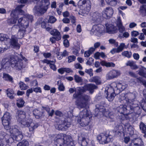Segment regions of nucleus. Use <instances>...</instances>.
<instances>
[{
    "label": "nucleus",
    "mask_w": 146,
    "mask_h": 146,
    "mask_svg": "<svg viewBox=\"0 0 146 146\" xmlns=\"http://www.w3.org/2000/svg\"><path fill=\"white\" fill-rule=\"evenodd\" d=\"M25 113L23 111H18L16 117L19 124L22 127H29V131L31 133L33 132L34 130L38 126L34 125L32 123V119H28L26 120Z\"/></svg>",
    "instance_id": "nucleus-1"
},
{
    "label": "nucleus",
    "mask_w": 146,
    "mask_h": 146,
    "mask_svg": "<svg viewBox=\"0 0 146 146\" xmlns=\"http://www.w3.org/2000/svg\"><path fill=\"white\" fill-rule=\"evenodd\" d=\"M78 121L82 127L88 125L90 122L92 115L85 108L80 113Z\"/></svg>",
    "instance_id": "nucleus-2"
},
{
    "label": "nucleus",
    "mask_w": 146,
    "mask_h": 146,
    "mask_svg": "<svg viewBox=\"0 0 146 146\" xmlns=\"http://www.w3.org/2000/svg\"><path fill=\"white\" fill-rule=\"evenodd\" d=\"M49 4V0H42L38 3V5L34 7L33 9V12L36 13L43 14L46 11Z\"/></svg>",
    "instance_id": "nucleus-3"
},
{
    "label": "nucleus",
    "mask_w": 146,
    "mask_h": 146,
    "mask_svg": "<svg viewBox=\"0 0 146 146\" xmlns=\"http://www.w3.org/2000/svg\"><path fill=\"white\" fill-rule=\"evenodd\" d=\"M72 137H59L55 140L57 146H74Z\"/></svg>",
    "instance_id": "nucleus-4"
},
{
    "label": "nucleus",
    "mask_w": 146,
    "mask_h": 146,
    "mask_svg": "<svg viewBox=\"0 0 146 146\" xmlns=\"http://www.w3.org/2000/svg\"><path fill=\"white\" fill-rule=\"evenodd\" d=\"M11 66L18 70H21L25 67L23 60L19 58L17 56H11Z\"/></svg>",
    "instance_id": "nucleus-5"
},
{
    "label": "nucleus",
    "mask_w": 146,
    "mask_h": 146,
    "mask_svg": "<svg viewBox=\"0 0 146 146\" xmlns=\"http://www.w3.org/2000/svg\"><path fill=\"white\" fill-rule=\"evenodd\" d=\"M9 131L7 133L4 131L0 132V137H8L9 135L11 137H23V136L21 132L16 127L10 128Z\"/></svg>",
    "instance_id": "nucleus-6"
},
{
    "label": "nucleus",
    "mask_w": 146,
    "mask_h": 146,
    "mask_svg": "<svg viewBox=\"0 0 146 146\" xmlns=\"http://www.w3.org/2000/svg\"><path fill=\"white\" fill-rule=\"evenodd\" d=\"M81 95L77 99L75 103L79 108H82L86 106L87 102L90 100V97L85 94Z\"/></svg>",
    "instance_id": "nucleus-7"
},
{
    "label": "nucleus",
    "mask_w": 146,
    "mask_h": 146,
    "mask_svg": "<svg viewBox=\"0 0 146 146\" xmlns=\"http://www.w3.org/2000/svg\"><path fill=\"white\" fill-rule=\"evenodd\" d=\"M11 118V115L8 112H6L1 118L2 124L7 130H8L10 128L9 124Z\"/></svg>",
    "instance_id": "nucleus-8"
},
{
    "label": "nucleus",
    "mask_w": 146,
    "mask_h": 146,
    "mask_svg": "<svg viewBox=\"0 0 146 146\" xmlns=\"http://www.w3.org/2000/svg\"><path fill=\"white\" fill-rule=\"evenodd\" d=\"M95 111V114H98L100 112H101L106 117L112 118L113 116L111 115V113L109 112H106L105 107L100 104H97L96 105V109Z\"/></svg>",
    "instance_id": "nucleus-9"
},
{
    "label": "nucleus",
    "mask_w": 146,
    "mask_h": 146,
    "mask_svg": "<svg viewBox=\"0 0 146 146\" xmlns=\"http://www.w3.org/2000/svg\"><path fill=\"white\" fill-rule=\"evenodd\" d=\"M129 111L133 112L136 115H139L141 113V109L139 106L138 104L136 103V101L132 100L129 104Z\"/></svg>",
    "instance_id": "nucleus-10"
},
{
    "label": "nucleus",
    "mask_w": 146,
    "mask_h": 146,
    "mask_svg": "<svg viewBox=\"0 0 146 146\" xmlns=\"http://www.w3.org/2000/svg\"><path fill=\"white\" fill-rule=\"evenodd\" d=\"M69 91L70 94L73 93L75 92L74 94L73 95L74 99H78L84 91V89L82 87H78L77 88H70Z\"/></svg>",
    "instance_id": "nucleus-11"
},
{
    "label": "nucleus",
    "mask_w": 146,
    "mask_h": 146,
    "mask_svg": "<svg viewBox=\"0 0 146 146\" xmlns=\"http://www.w3.org/2000/svg\"><path fill=\"white\" fill-rule=\"evenodd\" d=\"M105 96L110 102L112 101L115 96L118 94H116L114 89H113V87L111 86L107 90H105Z\"/></svg>",
    "instance_id": "nucleus-12"
},
{
    "label": "nucleus",
    "mask_w": 146,
    "mask_h": 146,
    "mask_svg": "<svg viewBox=\"0 0 146 146\" xmlns=\"http://www.w3.org/2000/svg\"><path fill=\"white\" fill-rule=\"evenodd\" d=\"M129 96V99L125 97V94H122L119 97V101L124 104H129L131 101L135 98V96L134 94H130Z\"/></svg>",
    "instance_id": "nucleus-13"
},
{
    "label": "nucleus",
    "mask_w": 146,
    "mask_h": 146,
    "mask_svg": "<svg viewBox=\"0 0 146 146\" xmlns=\"http://www.w3.org/2000/svg\"><path fill=\"white\" fill-rule=\"evenodd\" d=\"M61 122L60 124L58 125H56L55 126V127H58V130L65 131L70 127V123L66 121L64 118L63 120H61Z\"/></svg>",
    "instance_id": "nucleus-14"
},
{
    "label": "nucleus",
    "mask_w": 146,
    "mask_h": 146,
    "mask_svg": "<svg viewBox=\"0 0 146 146\" xmlns=\"http://www.w3.org/2000/svg\"><path fill=\"white\" fill-rule=\"evenodd\" d=\"M120 74L119 70L113 69L110 71L106 75L107 80H111L117 78Z\"/></svg>",
    "instance_id": "nucleus-15"
},
{
    "label": "nucleus",
    "mask_w": 146,
    "mask_h": 146,
    "mask_svg": "<svg viewBox=\"0 0 146 146\" xmlns=\"http://www.w3.org/2000/svg\"><path fill=\"white\" fill-rule=\"evenodd\" d=\"M129 104H124V105H121L117 108L118 112L121 114H123V115H125L130 112L129 106Z\"/></svg>",
    "instance_id": "nucleus-16"
},
{
    "label": "nucleus",
    "mask_w": 146,
    "mask_h": 146,
    "mask_svg": "<svg viewBox=\"0 0 146 146\" xmlns=\"http://www.w3.org/2000/svg\"><path fill=\"white\" fill-rule=\"evenodd\" d=\"M18 24L17 25L21 28L25 27L26 29L29 26V23L27 18L21 17L18 20Z\"/></svg>",
    "instance_id": "nucleus-17"
},
{
    "label": "nucleus",
    "mask_w": 146,
    "mask_h": 146,
    "mask_svg": "<svg viewBox=\"0 0 146 146\" xmlns=\"http://www.w3.org/2000/svg\"><path fill=\"white\" fill-rule=\"evenodd\" d=\"M103 31V29L100 28L98 25H94L91 31V33L94 34L97 36H101Z\"/></svg>",
    "instance_id": "nucleus-18"
},
{
    "label": "nucleus",
    "mask_w": 146,
    "mask_h": 146,
    "mask_svg": "<svg viewBox=\"0 0 146 146\" xmlns=\"http://www.w3.org/2000/svg\"><path fill=\"white\" fill-rule=\"evenodd\" d=\"M11 57L10 59L7 58L3 59L0 64V70L2 69H7L10 66H11Z\"/></svg>",
    "instance_id": "nucleus-19"
},
{
    "label": "nucleus",
    "mask_w": 146,
    "mask_h": 146,
    "mask_svg": "<svg viewBox=\"0 0 146 146\" xmlns=\"http://www.w3.org/2000/svg\"><path fill=\"white\" fill-rule=\"evenodd\" d=\"M115 128L117 129L114 133V136L115 137H123L124 136L125 134L123 131V126L120 124L117 125L115 127Z\"/></svg>",
    "instance_id": "nucleus-20"
},
{
    "label": "nucleus",
    "mask_w": 146,
    "mask_h": 146,
    "mask_svg": "<svg viewBox=\"0 0 146 146\" xmlns=\"http://www.w3.org/2000/svg\"><path fill=\"white\" fill-rule=\"evenodd\" d=\"M13 28L19 29L17 33L18 38L21 39L24 37L26 31V29L25 27L21 28L17 25H15L13 26Z\"/></svg>",
    "instance_id": "nucleus-21"
},
{
    "label": "nucleus",
    "mask_w": 146,
    "mask_h": 146,
    "mask_svg": "<svg viewBox=\"0 0 146 146\" xmlns=\"http://www.w3.org/2000/svg\"><path fill=\"white\" fill-rule=\"evenodd\" d=\"M84 88V91L85 90H88L89 92L90 93L92 94L94 92V90L98 88L97 86L93 84H90L86 85L82 87Z\"/></svg>",
    "instance_id": "nucleus-22"
},
{
    "label": "nucleus",
    "mask_w": 146,
    "mask_h": 146,
    "mask_svg": "<svg viewBox=\"0 0 146 146\" xmlns=\"http://www.w3.org/2000/svg\"><path fill=\"white\" fill-rule=\"evenodd\" d=\"M10 42L11 44L14 48H16L17 49L19 48L20 45L18 42V39L14 36H11Z\"/></svg>",
    "instance_id": "nucleus-23"
},
{
    "label": "nucleus",
    "mask_w": 146,
    "mask_h": 146,
    "mask_svg": "<svg viewBox=\"0 0 146 146\" xmlns=\"http://www.w3.org/2000/svg\"><path fill=\"white\" fill-rule=\"evenodd\" d=\"M117 27L112 24L108 25L106 26V32L109 34H114L117 33Z\"/></svg>",
    "instance_id": "nucleus-24"
},
{
    "label": "nucleus",
    "mask_w": 146,
    "mask_h": 146,
    "mask_svg": "<svg viewBox=\"0 0 146 146\" xmlns=\"http://www.w3.org/2000/svg\"><path fill=\"white\" fill-rule=\"evenodd\" d=\"M126 85H123L119 83L116 85V86L113 89L115 91L116 94H119L121 92L123 91L126 88Z\"/></svg>",
    "instance_id": "nucleus-25"
},
{
    "label": "nucleus",
    "mask_w": 146,
    "mask_h": 146,
    "mask_svg": "<svg viewBox=\"0 0 146 146\" xmlns=\"http://www.w3.org/2000/svg\"><path fill=\"white\" fill-rule=\"evenodd\" d=\"M33 113L36 119H38L42 118L43 116L44 111L42 110L40 111L36 109L33 110Z\"/></svg>",
    "instance_id": "nucleus-26"
},
{
    "label": "nucleus",
    "mask_w": 146,
    "mask_h": 146,
    "mask_svg": "<svg viewBox=\"0 0 146 146\" xmlns=\"http://www.w3.org/2000/svg\"><path fill=\"white\" fill-rule=\"evenodd\" d=\"M79 4L81 3L80 5L82 6L86 4V8L87 10V11L89 12L91 8V3L90 0H80L79 1Z\"/></svg>",
    "instance_id": "nucleus-27"
},
{
    "label": "nucleus",
    "mask_w": 146,
    "mask_h": 146,
    "mask_svg": "<svg viewBox=\"0 0 146 146\" xmlns=\"http://www.w3.org/2000/svg\"><path fill=\"white\" fill-rule=\"evenodd\" d=\"M3 140H5L4 141L5 143H6L9 144L12 143L15 141H19L22 139L21 137H8L7 138H3Z\"/></svg>",
    "instance_id": "nucleus-28"
},
{
    "label": "nucleus",
    "mask_w": 146,
    "mask_h": 146,
    "mask_svg": "<svg viewBox=\"0 0 146 146\" xmlns=\"http://www.w3.org/2000/svg\"><path fill=\"white\" fill-rule=\"evenodd\" d=\"M104 13L106 15L107 18L109 19L111 17L113 13V11L112 8L111 7H107L104 10Z\"/></svg>",
    "instance_id": "nucleus-29"
},
{
    "label": "nucleus",
    "mask_w": 146,
    "mask_h": 146,
    "mask_svg": "<svg viewBox=\"0 0 146 146\" xmlns=\"http://www.w3.org/2000/svg\"><path fill=\"white\" fill-rule=\"evenodd\" d=\"M98 140L100 144H106L110 142L112 139V138L110 137H97Z\"/></svg>",
    "instance_id": "nucleus-30"
},
{
    "label": "nucleus",
    "mask_w": 146,
    "mask_h": 146,
    "mask_svg": "<svg viewBox=\"0 0 146 146\" xmlns=\"http://www.w3.org/2000/svg\"><path fill=\"white\" fill-rule=\"evenodd\" d=\"M125 118L130 121H132L135 120L136 118V115L133 112L131 111L129 113L125 114Z\"/></svg>",
    "instance_id": "nucleus-31"
},
{
    "label": "nucleus",
    "mask_w": 146,
    "mask_h": 146,
    "mask_svg": "<svg viewBox=\"0 0 146 146\" xmlns=\"http://www.w3.org/2000/svg\"><path fill=\"white\" fill-rule=\"evenodd\" d=\"M51 34L56 37L57 40H60L61 38V36L60 33L56 29H54L52 30L50 33Z\"/></svg>",
    "instance_id": "nucleus-32"
},
{
    "label": "nucleus",
    "mask_w": 146,
    "mask_h": 146,
    "mask_svg": "<svg viewBox=\"0 0 146 146\" xmlns=\"http://www.w3.org/2000/svg\"><path fill=\"white\" fill-rule=\"evenodd\" d=\"M19 13V15H17L19 17L20 14H23L24 13V11L21 9H15L13 10L11 13V17H14L17 13Z\"/></svg>",
    "instance_id": "nucleus-33"
},
{
    "label": "nucleus",
    "mask_w": 146,
    "mask_h": 146,
    "mask_svg": "<svg viewBox=\"0 0 146 146\" xmlns=\"http://www.w3.org/2000/svg\"><path fill=\"white\" fill-rule=\"evenodd\" d=\"M143 79L142 77H136L135 78L131 79L130 82L132 83L133 84H141L142 83Z\"/></svg>",
    "instance_id": "nucleus-34"
},
{
    "label": "nucleus",
    "mask_w": 146,
    "mask_h": 146,
    "mask_svg": "<svg viewBox=\"0 0 146 146\" xmlns=\"http://www.w3.org/2000/svg\"><path fill=\"white\" fill-rule=\"evenodd\" d=\"M100 78L99 76H96L92 77L90 80V82H95L97 85L100 84L101 83Z\"/></svg>",
    "instance_id": "nucleus-35"
},
{
    "label": "nucleus",
    "mask_w": 146,
    "mask_h": 146,
    "mask_svg": "<svg viewBox=\"0 0 146 146\" xmlns=\"http://www.w3.org/2000/svg\"><path fill=\"white\" fill-rule=\"evenodd\" d=\"M100 64L102 66H105L107 67H114L115 66V64L112 62H107L104 60L100 62Z\"/></svg>",
    "instance_id": "nucleus-36"
},
{
    "label": "nucleus",
    "mask_w": 146,
    "mask_h": 146,
    "mask_svg": "<svg viewBox=\"0 0 146 146\" xmlns=\"http://www.w3.org/2000/svg\"><path fill=\"white\" fill-rule=\"evenodd\" d=\"M126 65L127 66H130L131 69L133 70H135L138 68L137 66L133 61H128L126 63Z\"/></svg>",
    "instance_id": "nucleus-37"
},
{
    "label": "nucleus",
    "mask_w": 146,
    "mask_h": 146,
    "mask_svg": "<svg viewBox=\"0 0 146 146\" xmlns=\"http://www.w3.org/2000/svg\"><path fill=\"white\" fill-rule=\"evenodd\" d=\"M139 12L142 17L146 16V5H143L141 6L139 8Z\"/></svg>",
    "instance_id": "nucleus-38"
},
{
    "label": "nucleus",
    "mask_w": 146,
    "mask_h": 146,
    "mask_svg": "<svg viewBox=\"0 0 146 146\" xmlns=\"http://www.w3.org/2000/svg\"><path fill=\"white\" fill-rule=\"evenodd\" d=\"M80 50L79 46L75 45L72 48V53L77 56H79V52Z\"/></svg>",
    "instance_id": "nucleus-39"
},
{
    "label": "nucleus",
    "mask_w": 146,
    "mask_h": 146,
    "mask_svg": "<svg viewBox=\"0 0 146 146\" xmlns=\"http://www.w3.org/2000/svg\"><path fill=\"white\" fill-rule=\"evenodd\" d=\"M3 78L6 81H9L11 82H13V77L8 74L3 73Z\"/></svg>",
    "instance_id": "nucleus-40"
},
{
    "label": "nucleus",
    "mask_w": 146,
    "mask_h": 146,
    "mask_svg": "<svg viewBox=\"0 0 146 146\" xmlns=\"http://www.w3.org/2000/svg\"><path fill=\"white\" fill-rule=\"evenodd\" d=\"M138 74L140 76L146 78V68L144 67L140 68L138 70Z\"/></svg>",
    "instance_id": "nucleus-41"
},
{
    "label": "nucleus",
    "mask_w": 146,
    "mask_h": 146,
    "mask_svg": "<svg viewBox=\"0 0 146 146\" xmlns=\"http://www.w3.org/2000/svg\"><path fill=\"white\" fill-rule=\"evenodd\" d=\"M90 15L92 17L93 20L96 21L99 19L100 16V14L97 12H92L91 13Z\"/></svg>",
    "instance_id": "nucleus-42"
},
{
    "label": "nucleus",
    "mask_w": 146,
    "mask_h": 146,
    "mask_svg": "<svg viewBox=\"0 0 146 146\" xmlns=\"http://www.w3.org/2000/svg\"><path fill=\"white\" fill-rule=\"evenodd\" d=\"M6 93L8 96L11 99H13L14 98L13 94H14L13 90L11 89H8L6 90Z\"/></svg>",
    "instance_id": "nucleus-43"
},
{
    "label": "nucleus",
    "mask_w": 146,
    "mask_h": 146,
    "mask_svg": "<svg viewBox=\"0 0 146 146\" xmlns=\"http://www.w3.org/2000/svg\"><path fill=\"white\" fill-rule=\"evenodd\" d=\"M125 46V45L124 43H121L118 47L117 48H116V49H115L116 50V52L117 53L122 51L124 49Z\"/></svg>",
    "instance_id": "nucleus-44"
},
{
    "label": "nucleus",
    "mask_w": 146,
    "mask_h": 146,
    "mask_svg": "<svg viewBox=\"0 0 146 146\" xmlns=\"http://www.w3.org/2000/svg\"><path fill=\"white\" fill-rule=\"evenodd\" d=\"M17 101V107L19 108L23 107L25 103V102L23 99L21 98H20Z\"/></svg>",
    "instance_id": "nucleus-45"
},
{
    "label": "nucleus",
    "mask_w": 146,
    "mask_h": 146,
    "mask_svg": "<svg viewBox=\"0 0 146 146\" xmlns=\"http://www.w3.org/2000/svg\"><path fill=\"white\" fill-rule=\"evenodd\" d=\"M19 85L21 89L22 90H26L28 88V86L23 82H20L19 84Z\"/></svg>",
    "instance_id": "nucleus-46"
},
{
    "label": "nucleus",
    "mask_w": 146,
    "mask_h": 146,
    "mask_svg": "<svg viewBox=\"0 0 146 146\" xmlns=\"http://www.w3.org/2000/svg\"><path fill=\"white\" fill-rule=\"evenodd\" d=\"M29 145L28 141L26 140H23L19 142L17 146H29Z\"/></svg>",
    "instance_id": "nucleus-47"
},
{
    "label": "nucleus",
    "mask_w": 146,
    "mask_h": 146,
    "mask_svg": "<svg viewBox=\"0 0 146 146\" xmlns=\"http://www.w3.org/2000/svg\"><path fill=\"white\" fill-rule=\"evenodd\" d=\"M9 39V37L7 35L3 33L0 34V41H3L4 40H6Z\"/></svg>",
    "instance_id": "nucleus-48"
},
{
    "label": "nucleus",
    "mask_w": 146,
    "mask_h": 146,
    "mask_svg": "<svg viewBox=\"0 0 146 146\" xmlns=\"http://www.w3.org/2000/svg\"><path fill=\"white\" fill-rule=\"evenodd\" d=\"M140 128L142 131V132L144 133V137H146V126L143 123H141L140 125Z\"/></svg>",
    "instance_id": "nucleus-49"
},
{
    "label": "nucleus",
    "mask_w": 146,
    "mask_h": 146,
    "mask_svg": "<svg viewBox=\"0 0 146 146\" xmlns=\"http://www.w3.org/2000/svg\"><path fill=\"white\" fill-rule=\"evenodd\" d=\"M81 145L82 146H86L89 143V140L85 137H82Z\"/></svg>",
    "instance_id": "nucleus-50"
},
{
    "label": "nucleus",
    "mask_w": 146,
    "mask_h": 146,
    "mask_svg": "<svg viewBox=\"0 0 146 146\" xmlns=\"http://www.w3.org/2000/svg\"><path fill=\"white\" fill-rule=\"evenodd\" d=\"M57 84L58 86V89L59 91H63L64 90V87L62 83H61L60 80L57 82Z\"/></svg>",
    "instance_id": "nucleus-51"
},
{
    "label": "nucleus",
    "mask_w": 146,
    "mask_h": 146,
    "mask_svg": "<svg viewBox=\"0 0 146 146\" xmlns=\"http://www.w3.org/2000/svg\"><path fill=\"white\" fill-rule=\"evenodd\" d=\"M121 54L123 56L129 58L131 57L132 53L131 52L126 51L123 52L121 53Z\"/></svg>",
    "instance_id": "nucleus-52"
},
{
    "label": "nucleus",
    "mask_w": 146,
    "mask_h": 146,
    "mask_svg": "<svg viewBox=\"0 0 146 146\" xmlns=\"http://www.w3.org/2000/svg\"><path fill=\"white\" fill-rule=\"evenodd\" d=\"M137 139L139 140V142L138 143H133V146H144L143 142L141 139Z\"/></svg>",
    "instance_id": "nucleus-53"
},
{
    "label": "nucleus",
    "mask_w": 146,
    "mask_h": 146,
    "mask_svg": "<svg viewBox=\"0 0 146 146\" xmlns=\"http://www.w3.org/2000/svg\"><path fill=\"white\" fill-rule=\"evenodd\" d=\"M74 80L77 83L81 82L83 81L81 77L76 74L74 76Z\"/></svg>",
    "instance_id": "nucleus-54"
},
{
    "label": "nucleus",
    "mask_w": 146,
    "mask_h": 146,
    "mask_svg": "<svg viewBox=\"0 0 146 146\" xmlns=\"http://www.w3.org/2000/svg\"><path fill=\"white\" fill-rule=\"evenodd\" d=\"M57 20L56 18L54 16H50L48 20V22L51 23H54Z\"/></svg>",
    "instance_id": "nucleus-55"
},
{
    "label": "nucleus",
    "mask_w": 146,
    "mask_h": 146,
    "mask_svg": "<svg viewBox=\"0 0 146 146\" xmlns=\"http://www.w3.org/2000/svg\"><path fill=\"white\" fill-rule=\"evenodd\" d=\"M42 19L40 18L38 20V22L39 24H41V26L43 28H45L46 27V23L44 21H42Z\"/></svg>",
    "instance_id": "nucleus-56"
},
{
    "label": "nucleus",
    "mask_w": 146,
    "mask_h": 146,
    "mask_svg": "<svg viewBox=\"0 0 146 146\" xmlns=\"http://www.w3.org/2000/svg\"><path fill=\"white\" fill-rule=\"evenodd\" d=\"M85 72L88 74L90 76H92L93 75V70L92 68H90L89 69H86Z\"/></svg>",
    "instance_id": "nucleus-57"
},
{
    "label": "nucleus",
    "mask_w": 146,
    "mask_h": 146,
    "mask_svg": "<svg viewBox=\"0 0 146 146\" xmlns=\"http://www.w3.org/2000/svg\"><path fill=\"white\" fill-rule=\"evenodd\" d=\"M68 63H70L75 60L76 57L74 55L70 56L68 57Z\"/></svg>",
    "instance_id": "nucleus-58"
},
{
    "label": "nucleus",
    "mask_w": 146,
    "mask_h": 146,
    "mask_svg": "<svg viewBox=\"0 0 146 146\" xmlns=\"http://www.w3.org/2000/svg\"><path fill=\"white\" fill-rule=\"evenodd\" d=\"M13 17V19H11V23L12 24H15L16 23L17 21L19 19V16H17L16 15L14 17Z\"/></svg>",
    "instance_id": "nucleus-59"
},
{
    "label": "nucleus",
    "mask_w": 146,
    "mask_h": 146,
    "mask_svg": "<svg viewBox=\"0 0 146 146\" xmlns=\"http://www.w3.org/2000/svg\"><path fill=\"white\" fill-rule=\"evenodd\" d=\"M110 135L109 134V132L107 131L100 134L99 137H109Z\"/></svg>",
    "instance_id": "nucleus-60"
},
{
    "label": "nucleus",
    "mask_w": 146,
    "mask_h": 146,
    "mask_svg": "<svg viewBox=\"0 0 146 146\" xmlns=\"http://www.w3.org/2000/svg\"><path fill=\"white\" fill-rule=\"evenodd\" d=\"M42 62L43 63H46L48 64H51V63H53V64H55V62L53 61H51L50 60H48L46 59H44L43 60H42Z\"/></svg>",
    "instance_id": "nucleus-61"
},
{
    "label": "nucleus",
    "mask_w": 146,
    "mask_h": 146,
    "mask_svg": "<svg viewBox=\"0 0 146 146\" xmlns=\"http://www.w3.org/2000/svg\"><path fill=\"white\" fill-rule=\"evenodd\" d=\"M116 22L117 25L118 27L123 25L122 23L120 17H119L118 18Z\"/></svg>",
    "instance_id": "nucleus-62"
},
{
    "label": "nucleus",
    "mask_w": 146,
    "mask_h": 146,
    "mask_svg": "<svg viewBox=\"0 0 146 146\" xmlns=\"http://www.w3.org/2000/svg\"><path fill=\"white\" fill-rule=\"evenodd\" d=\"M31 86H37L38 85V83L36 80H35L32 81L31 83Z\"/></svg>",
    "instance_id": "nucleus-63"
},
{
    "label": "nucleus",
    "mask_w": 146,
    "mask_h": 146,
    "mask_svg": "<svg viewBox=\"0 0 146 146\" xmlns=\"http://www.w3.org/2000/svg\"><path fill=\"white\" fill-rule=\"evenodd\" d=\"M64 46L66 47H68L69 46V42L67 39H64L63 41Z\"/></svg>",
    "instance_id": "nucleus-64"
}]
</instances>
